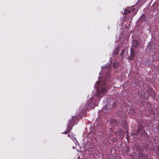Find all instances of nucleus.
<instances>
[{
    "label": "nucleus",
    "mask_w": 159,
    "mask_h": 159,
    "mask_svg": "<svg viewBox=\"0 0 159 159\" xmlns=\"http://www.w3.org/2000/svg\"><path fill=\"white\" fill-rule=\"evenodd\" d=\"M74 125V120L73 119H72L70 120L68 123L66 131L64 132L63 133L65 134H66L68 133H70Z\"/></svg>",
    "instance_id": "nucleus-1"
},
{
    "label": "nucleus",
    "mask_w": 159,
    "mask_h": 159,
    "mask_svg": "<svg viewBox=\"0 0 159 159\" xmlns=\"http://www.w3.org/2000/svg\"><path fill=\"white\" fill-rule=\"evenodd\" d=\"M107 91V89L105 84L102 87L101 90L98 89L97 90V96L98 98L101 97L103 95V93Z\"/></svg>",
    "instance_id": "nucleus-2"
},
{
    "label": "nucleus",
    "mask_w": 159,
    "mask_h": 159,
    "mask_svg": "<svg viewBox=\"0 0 159 159\" xmlns=\"http://www.w3.org/2000/svg\"><path fill=\"white\" fill-rule=\"evenodd\" d=\"M135 56V53L134 50L132 48L130 49V56L128 57V59L129 60H132Z\"/></svg>",
    "instance_id": "nucleus-3"
},
{
    "label": "nucleus",
    "mask_w": 159,
    "mask_h": 159,
    "mask_svg": "<svg viewBox=\"0 0 159 159\" xmlns=\"http://www.w3.org/2000/svg\"><path fill=\"white\" fill-rule=\"evenodd\" d=\"M147 92H148L150 95L153 97H155L156 94L155 91L151 88H148L147 89Z\"/></svg>",
    "instance_id": "nucleus-4"
},
{
    "label": "nucleus",
    "mask_w": 159,
    "mask_h": 159,
    "mask_svg": "<svg viewBox=\"0 0 159 159\" xmlns=\"http://www.w3.org/2000/svg\"><path fill=\"white\" fill-rule=\"evenodd\" d=\"M116 134L119 136L121 138L124 137L123 131L121 129L118 130L116 132Z\"/></svg>",
    "instance_id": "nucleus-5"
},
{
    "label": "nucleus",
    "mask_w": 159,
    "mask_h": 159,
    "mask_svg": "<svg viewBox=\"0 0 159 159\" xmlns=\"http://www.w3.org/2000/svg\"><path fill=\"white\" fill-rule=\"evenodd\" d=\"M92 100L91 99H89L86 103V106H88V107L89 108L92 107Z\"/></svg>",
    "instance_id": "nucleus-6"
},
{
    "label": "nucleus",
    "mask_w": 159,
    "mask_h": 159,
    "mask_svg": "<svg viewBox=\"0 0 159 159\" xmlns=\"http://www.w3.org/2000/svg\"><path fill=\"white\" fill-rule=\"evenodd\" d=\"M132 43L133 46L135 47H137L139 44L138 41L137 40H133Z\"/></svg>",
    "instance_id": "nucleus-7"
},
{
    "label": "nucleus",
    "mask_w": 159,
    "mask_h": 159,
    "mask_svg": "<svg viewBox=\"0 0 159 159\" xmlns=\"http://www.w3.org/2000/svg\"><path fill=\"white\" fill-rule=\"evenodd\" d=\"M139 159H148V156L142 153L139 155Z\"/></svg>",
    "instance_id": "nucleus-8"
},
{
    "label": "nucleus",
    "mask_w": 159,
    "mask_h": 159,
    "mask_svg": "<svg viewBox=\"0 0 159 159\" xmlns=\"http://www.w3.org/2000/svg\"><path fill=\"white\" fill-rule=\"evenodd\" d=\"M152 151H155V153L156 154L159 156V148H158L156 147L154 148L152 150Z\"/></svg>",
    "instance_id": "nucleus-9"
},
{
    "label": "nucleus",
    "mask_w": 159,
    "mask_h": 159,
    "mask_svg": "<svg viewBox=\"0 0 159 159\" xmlns=\"http://www.w3.org/2000/svg\"><path fill=\"white\" fill-rule=\"evenodd\" d=\"M108 106L107 105L104 106L102 109V111L104 112H107Z\"/></svg>",
    "instance_id": "nucleus-10"
},
{
    "label": "nucleus",
    "mask_w": 159,
    "mask_h": 159,
    "mask_svg": "<svg viewBox=\"0 0 159 159\" xmlns=\"http://www.w3.org/2000/svg\"><path fill=\"white\" fill-rule=\"evenodd\" d=\"M131 12V10L129 9H125V13L126 15H127Z\"/></svg>",
    "instance_id": "nucleus-11"
},
{
    "label": "nucleus",
    "mask_w": 159,
    "mask_h": 159,
    "mask_svg": "<svg viewBox=\"0 0 159 159\" xmlns=\"http://www.w3.org/2000/svg\"><path fill=\"white\" fill-rule=\"evenodd\" d=\"M110 140H111L112 142H116L117 141V139L116 138H112V139H110Z\"/></svg>",
    "instance_id": "nucleus-12"
},
{
    "label": "nucleus",
    "mask_w": 159,
    "mask_h": 159,
    "mask_svg": "<svg viewBox=\"0 0 159 159\" xmlns=\"http://www.w3.org/2000/svg\"><path fill=\"white\" fill-rule=\"evenodd\" d=\"M113 67L114 68H117L118 67V64H117V63H114L113 64Z\"/></svg>",
    "instance_id": "nucleus-13"
},
{
    "label": "nucleus",
    "mask_w": 159,
    "mask_h": 159,
    "mask_svg": "<svg viewBox=\"0 0 159 159\" xmlns=\"http://www.w3.org/2000/svg\"><path fill=\"white\" fill-rule=\"evenodd\" d=\"M125 49H123L122 50V51L120 53V56L121 57H123V56L124 53V51H125Z\"/></svg>",
    "instance_id": "nucleus-14"
},
{
    "label": "nucleus",
    "mask_w": 159,
    "mask_h": 159,
    "mask_svg": "<svg viewBox=\"0 0 159 159\" xmlns=\"http://www.w3.org/2000/svg\"><path fill=\"white\" fill-rule=\"evenodd\" d=\"M143 128V126H142L140 128H138V130H137V132L138 133H139L140 132V130L142 129V128Z\"/></svg>",
    "instance_id": "nucleus-15"
},
{
    "label": "nucleus",
    "mask_w": 159,
    "mask_h": 159,
    "mask_svg": "<svg viewBox=\"0 0 159 159\" xmlns=\"http://www.w3.org/2000/svg\"><path fill=\"white\" fill-rule=\"evenodd\" d=\"M118 54V50L116 49V50L114 52V54L115 55H117Z\"/></svg>",
    "instance_id": "nucleus-16"
},
{
    "label": "nucleus",
    "mask_w": 159,
    "mask_h": 159,
    "mask_svg": "<svg viewBox=\"0 0 159 159\" xmlns=\"http://www.w3.org/2000/svg\"><path fill=\"white\" fill-rule=\"evenodd\" d=\"M140 19H142V20H144L145 19V18L144 16H142L140 17Z\"/></svg>",
    "instance_id": "nucleus-17"
},
{
    "label": "nucleus",
    "mask_w": 159,
    "mask_h": 159,
    "mask_svg": "<svg viewBox=\"0 0 159 159\" xmlns=\"http://www.w3.org/2000/svg\"><path fill=\"white\" fill-rule=\"evenodd\" d=\"M126 139H127L128 140V136L127 135V136H126Z\"/></svg>",
    "instance_id": "nucleus-18"
},
{
    "label": "nucleus",
    "mask_w": 159,
    "mask_h": 159,
    "mask_svg": "<svg viewBox=\"0 0 159 159\" xmlns=\"http://www.w3.org/2000/svg\"><path fill=\"white\" fill-rule=\"evenodd\" d=\"M97 84H99V81H97Z\"/></svg>",
    "instance_id": "nucleus-19"
},
{
    "label": "nucleus",
    "mask_w": 159,
    "mask_h": 159,
    "mask_svg": "<svg viewBox=\"0 0 159 159\" xmlns=\"http://www.w3.org/2000/svg\"><path fill=\"white\" fill-rule=\"evenodd\" d=\"M70 136V135L69 134H68V137H69Z\"/></svg>",
    "instance_id": "nucleus-20"
},
{
    "label": "nucleus",
    "mask_w": 159,
    "mask_h": 159,
    "mask_svg": "<svg viewBox=\"0 0 159 159\" xmlns=\"http://www.w3.org/2000/svg\"><path fill=\"white\" fill-rule=\"evenodd\" d=\"M123 113L125 114V115L126 116V114L125 113H124V112H123Z\"/></svg>",
    "instance_id": "nucleus-21"
},
{
    "label": "nucleus",
    "mask_w": 159,
    "mask_h": 159,
    "mask_svg": "<svg viewBox=\"0 0 159 159\" xmlns=\"http://www.w3.org/2000/svg\"><path fill=\"white\" fill-rule=\"evenodd\" d=\"M120 116H121V117H123V116H122L120 115Z\"/></svg>",
    "instance_id": "nucleus-22"
},
{
    "label": "nucleus",
    "mask_w": 159,
    "mask_h": 159,
    "mask_svg": "<svg viewBox=\"0 0 159 159\" xmlns=\"http://www.w3.org/2000/svg\"><path fill=\"white\" fill-rule=\"evenodd\" d=\"M126 132H127V133H128V131H126Z\"/></svg>",
    "instance_id": "nucleus-23"
},
{
    "label": "nucleus",
    "mask_w": 159,
    "mask_h": 159,
    "mask_svg": "<svg viewBox=\"0 0 159 159\" xmlns=\"http://www.w3.org/2000/svg\"><path fill=\"white\" fill-rule=\"evenodd\" d=\"M132 9V11H133V10L132 9Z\"/></svg>",
    "instance_id": "nucleus-24"
}]
</instances>
